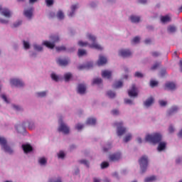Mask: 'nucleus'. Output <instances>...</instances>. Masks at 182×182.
<instances>
[{"label":"nucleus","instance_id":"obj_1","mask_svg":"<svg viewBox=\"0 0 182 182\" xmlns=\"http://www.w3.org/2000/svg\"><path fill=\"white\" fill-rule=\"evenodd\" d=\"M145 140L146 141H149L153 144H157V143H159L158 146L159 151H163V150L166 149V146H167L166 142H160L161 141V134L159 133H154L152 134L146 135Z\"/></svg>","mask_w":182,"mask_h":182},{"label":"nucleus","instance_id":"obj_2","mask_svg":"<svg viewBox=\"0 0 182 182\" xmlns=\"http://www.w3.org/2000/svg\"><path fill=\"white\" fill-rule=\"evenodd\" d=\"M87 38L89 41H91L92 42V44H89L86 42L83 41H79L78 45L79 46H81L83 48V46H89V48H91V49H97V50H103V47L99 45L97 43H96V37L92 34H87Z\"/></svg>","mask_w":182,"mask_h":182},{"label":"nucleus","instance_id":"obj_3","mask_svg":"<svg viewBox=\"0 0 182 182\" xmlns=\"http://www.w3.org/2000/svg\"><path fill=\"white\" fill-rule=\"evenodd\" d=\"M50 39L52 41V43L48 41H45L43 42V45L48 49H53L55 48V43L59 42L60 38L59 36L52 35L50 36Z\"/></svg>","mask_w":182,"mask_h":182},{"label":"nucleus","instance_id":"obj_4","mask_svg":"<svg viewBox=\"0 0 182 182\" xmlns=\"http://www.w3.org/2000/svg\"><path fill=\"white\" fill-rule=\"evenodd\" d=\"M139 163L141 173H146L147 166H149V158L146 156H143L139 159Z\"/></svg>","mask_w":182,"mask_h":182},{"label":"nucleus","instance_id":"obj_5","mask_svg":"<svg viewBox=\"0 0 182 182\" xmlns=\"http://www.w3.org/2000/svg\"><path fill=\"white\" fill-rule=\"evenodd\" d=\"M0 144L6 153H9V154H12V153H14V150L11 146H9V145H8L6 139L4 137L0 136Z\"/></svg>","mask_w":182,"mask_h":182},{"label":"nucleus","instance_id":"obj_6","mask_svg":"<svg viewBox=\"0 0 182 182\" xmlns=\"http://www.w3.org/2000/svg\"><path fill=\"white\" fill-rule=\"evenodd\" d=\"M58 123L60 124L58 127V132H61L64 134H69V132H70L69 127H68V125H66V124L63 122L62 119H59Z\"/></svg>","mask_w":182,"mask_h":182},{"label":"nucleus","instance_id":"obj_7","mask_svg":"<svg viewBox=\"0 0 182 182\" xmlns=\"http://www.w3.org/2000/svg\"><path fill=\"white\" fill-rule=\"evenodd\" d=\"M114 124L117 127V135L123 136L126 133V128L123 127V122H115Z\"/></svg>","mask_w":182,"mask_h":182},{"label":"nucleus","instance_id":"obj_8","mask_svg":"<svg viewBox=\"0 0 182 182\" xmlns=\"http://www.w3.org/2000/svg\"><path fill=\"white\" fill-rule=\"evenodd\" d=\"M120 159H122V154L120 152L112 154L109 156V161H119Z\"/></svg>","mask_w":182,"mask_h":182},{"label":"nucleus","instance_id":"obj_9","mask_svg":"<svg viewBox=\"0 0 182 182\" xmlns=\"http://www.w3.org/2000/svg\"><path fill=\"white\" fill-rule=\"evenodd\" d=\"M129 97H137V88L135 85H132L131 89L128 91Z\"/></svg>","mask_w":182,"mask_h":182},{"label":"nucleus","instance_id":"obj_10","mask_svg":"<svg viewBox=\"0 0 182 182\" xmlns=\"http://www.w3.org/2000/svg\"><path fill=\"white\" fill-rule=\"evenodd\" d=\"M119 55L122 58H129L132 56V51L129 49H122L119 51Z\"/></svg>","mask_w":182,"mask_h":182},{"label":"nucleus","instance_id":"obj_11","mask_svg":"<svg viewBox=\"0 0 182 182\" xmlns=\"http://www.w3.org/2000/svg\"><path fill=\"white\" fill-rule=\"evenodd\" d=\"M10 83L11 86H16V87H22V86H23V82L18 79H12Z\"/></svg>","mask_w":182,"mask_h":182},{"label":"nucleus","instance_id":"obj_12","mask_svg":"<svg viewBox=\"0 0 182 182\" xmlns=\"http://www.w3.org/2000/svg\"><path fill=\"white\" fill-rule=\"evenodd\" d=\"M0 12L3 16L6 18H11V11L8 9H2V6L0 5Z\"/></svg>","mask_w":182,"mask_h":182},{"label":"nucleus","instance_id":"obj_13","mask_svg":"<svg viewBox=\"0 0 182 182\" xmlns=\"http://www.w3.org/2000/svg\"><path fill=\"white\" fill-rule=\"evenodd\" d=\"M69 58H58L57 60V63H58L60 66H68V65H69Z\"/></svg>","mask_w":182,"mask_h":182},{"label":"nucleus","instance_id":"obj_14","mask_svg":"<svg viewBox=\"0 0 182 182\" xmlns=\"http://www.w3.org/2000/svg\"><path fill=\"white\" fill-rule=\"evenodd\" d=\"M23 15L26 18L31 19L32 18V15H33V9L30 8L29 9L24 10Z\"/></svg>","mask_w":182,"mask_h":182},{"label":"nucleus","instance_id":"obj_15","mask_svg":"<svg viewBox=\"0 0 182 182\" xmlns=\"http://www.w3.org/2000/svg\"><path fill=\"white\" fill-rule=\"evenodd\" d=\"M106 63H107V58L102 55H100L97 61L98 66H103V65H106Z\"/></svg>","mask_w":182,"mask_h":182},{"label":"nucleus","instance_id":"obj_16","mask_svg":"<svg viewBox=\"0 0 182 182\" xmlns=\"http://www.w3.org/2000/svg\"><path fill=\"white\" fill-rule=\"evenodd\" d=\"M77 92L80 95H85L86 92V85L85 84H79L77 87Z\"/></svg>","mask_w":182,"mask_h":182},{"label":"nucleus","instance_id":"obj_17","mask_svg":"<svg viewBox=\"0 0 182 182\" xmlns=\"http://www.w3.org/2000/svg\"><path fill=\"white\" fill-rule=\"evenodd\" d=\"M22 149L24 151V153H31L33 150V148H32V146L30 144H23Z\"/></svg>","mask_w":182,"mask_h":182},{"label":"nucleus","instance_id":"obj_18","mask_svg":"<svg viewBox=\"0 0 182 182\" xmlns=\"http://www.w3.org/2000/svg\"><path fill=\"white\" fill-rule=\"evenodd\" d=\"M102 77L110 79V77H112V71H109L107 70H102Z\"/></svg>","mask_w":182,"mask_h":182},{"label":"nucleus","instance_id":"obj_19","mask_svg":"<svg viewBox=\"0 0 182 182\" xmlns=\"http://www.w3.org/2000/svg\"><path fill=\"white\" fill-rule=\"evenodd\" d=\"M161 22L162 23H167V22H171V17L168 15L161 16Z\"/></svg>","mask_w":182,"mask_h":182},{"label":"nucleus","instance_id":"obj_20","mask_svg":"<svg viewBox=\"0 0 182 182\" xmlns=\"http://www.w3.org/2000/svg\"><path fill=\"white\" fill-rule=\"evenodd\" d=\"M154 103V98L153 97H151L148 98L144 102V105L146 106V107H150V106Z\"/></svg>","mask_w":182,"mask_h":182},{"label":"nucleus","instance_id":"obj_21","mask_svg":"<svg viewBox=\"0 0 182 182\" xmlns=\"http://www.w3.org/2000/svg\"><path fill=\"white\" fill-rule=\"evenodd\" d=\"M90 68H93V63H88L87 65L78 66L79 70H82L83 69H90Z\"/></svg>","mask_w":182,"mask_h":182},{"label":"nucleus","instance_id":"obj_22","mask_svg":"<svg viewBox=\"0 0 182 182\" xmlns=\"http://www.w3.org/2000/svg\"><path fill=\"white\" fill-rule=\"evenodd\" d=\"M165 86L169 90H176V84L174 82H167Z\"/></svg>","mask_w":182,"mask_h":182},{"label":"nucleus","instance_id":"obj_23","mask_svg":"<svg viewBox=\"0 0 182 182\" xmlns=\"http://www.w3.org/2000/svg\"><path fill=\"white\" fill-rule=\"evenodd\" d=\"M130 19L131 22H132L133 23H139L140 22V16H131Z\"/></svg>","mask_w":182,"mask_h":182},{"label":"nucleus","instance_id":"obj_24","mask_svg":"<svg viewBox=\"0 0 182 182\" xmlns=\"http://www.w3.org/2000/svg\"><path fill=\"white\" fill-rule=\"evenodd\" d=\"M177 31V28L175 26L171 25L167 28V31L168 33H175Z\"/></svg>","mask_w":182,"mask_h":182},{"label":"nucleus","instance_id":"obj_25","mask_svg":"<svg viewBox=\"0 0 182 182\" xmlns=\"http://www.w3.org/2000/svg\"><path fill=\"white\" fill-rule=\"evenodd\" d=\"M178 110V107L174 106L172 107L168 112V115L171 116V114H173V113H176V112Z\"/></svg>","mask_w":182,"mask_h":182},{"label":"nucleus","instance_id":"obj_26","mask_svg":"<svg viewBox=\"0 0 182 182\" xmlns=\"http://www.w3.org/2000/svg\"><path fill=\"white\" fill-rule=\"evenodd\" d=\"M77 9V6L76 4H74L71 6V12L68 14V16L72 18L75 15V11Z\"/></svg>","mask_w":182,"mask_h":182},{"label":"nucleus","instance_id":"obj_27","mask_svg":"<svg viewBox=\"0 0 182 182\" xmlns=\"http://www.w3.org/2000/svg\"><path fill=\"white\" fill-rule=\"evenodd\" d=\"M123 86V82L122 81H116L113 85L114 89H119V87H122Z\"/></svg>","mask_w":182,"mask_h":182},{"label":"nucleus","instance_id":"obj_28","mask_svg":"<svg viewBox=\"0 0 182 182\" xmlns=\"http://www.w3.org/2000/svg\"><path fill=\"white\" fill-rule=\"evenodd\" d=\"M38 163L41 164V166H46V163H48V160H46V158L42 157L38 159Z\"/></svg>","mask_w":182,"mask_h":182},{"label":"nucleus","instance_id":"obj_29","mask_svg":"<svg viewBox=\"0 0 182 182\" xmlns=\"http://www.w3.org/2000/svg\"><path fill=\"white\" fill-rule=\"evenodd\" d=\"M57 18L58 19H60V20L65 18V14H63V11H62V10H60L58 11Z\"/></svg>","mask_w":182,"mask_h":182},{"label":"nucleus","instance_id":"obj_30","mask_svg":"<svg viewBox=\"0 0 182 182\" xmlns=\"http://www.w3.org/2000/svg\"><path fill=\"white\" fill-rule=\"evenodd\" d=\"M87 124H96V119L95 118H88L87 120Z\"/></svg>","mask_w":182,"mask_h":182},{"label":"nucleus","instance_id":"obj_31","mask_svg":"<svg viewBox=\"0 0 182 182\" xmlns=\"http://www.w3.org/2000/svg\"><path fill=\"white\" fill-rule=\"evenodd\" d=\"M71 77H72V73H67L64 75V79L65 82H69Z\"/></svg>","mask_w":182,"mask_h":182},{"label":"nucleus","instance_id":"obj_32","mask_svg":"<svg viewBox=\"0 0 182 182\" xmlns=\"http://www.w3.org/2000/svg\"><path fill=\"white\" fill-rule=\"evenodd\" d=\"M156 178L154 176L147 177L145 178L144 182H151V181H156Z\"/></svg>","mask_w":182,"mask_h":182},{"label":"nucleus","instance_id":"obj_33","mask_svg":"<svg viewBox=\"0 0 182 182\" xmlns=\"http://www.w3.org/2000/svg\"><path fill=\"white\" fill-rule=\"evenodd\" d=\"M102 83V78H95L92 81V85H100Z\"/></svg>","mask_w":182,"mask_h":182},{"label":"nucleus","instance_id":"obj_34","mask_svg":"<svg viewBox=\"0 0 182 182\" xmlns=\"http://www.w3.org/2000/svg\"><path fill=\"white\" fill-rule=\"evenodd\" d=\"M51 79L53 80H55V82H58L59 81V76H58L55 73H52L51 74Z\"/></svg>","mask_w":182,"mask_h":182},{"label":"nucleus","instance_id":"obj_35","mask_svg":"<svg viewBox=\"0 0 182 182\" xmlns=\"http://www.w3.org/2000/svg\"><path fill=\"white\" fill-rule=\"evenodd\" d=\"M107 96H109V97L111 99H113V97H115L116 93L113 92L112 90H109L107 92Z\"/></svg>","mask_w":182,"mask_h":182},{"label":"nucleus","instance_id":"obj_36","mask_svg":"<svg viewBox=\"0 0 182 182\" xmlns=\"http://www.w3.org/2000/svg\"><path fill=\"white\" fill-rule=\"evenodd\" d=\"M132 139V134H128L124 138V141L125 143H127V141H130V139Z\"/></svg>","mask_w":182,"mask_h":182},{"label":"nucleus","instance_id":"obj_37","mask_svg":"<svg viewBox=\"0 0 182 182\" xmlns=\"http://www.w3.org/2000/svg\"><path fill=\"white\" fill-rule=\"evenodd\" d=\"M160 65H161V63H155L154 64V66H152L151 68V70H156V69H157V68H159V66H160Z\"/></svg>","mask_w":182,"mask_h":182},{"label":"nucleus","instance_id":"obj_38","mask_svg":"<svg viewBox=\"0 0 182 182\" xmlns=\"http://www.w3.org/2000/svg\"><path fill=\"white\" fill-rule=\"evenodd\" d=\"M55 49L57 52H62V50H66V47H65V46H62L60 47H56Z\"/></svg>","mask_w":182,"mask_h":182},{"label":"nucleus","instance_id":"obj_39","mask_svg":"<svg viewBox=\"0 0 182 182\" xmlns=\"http://www.w3.org/2000/svg\"><path fill=\"white\" fill-rule=\"evenodd\" d=\"M34 50H38V52H41V50H43V48H42V46H38L36 44H35L33 46Z\"/></svg>","mask_w":182,"mask_h":182},{"label":"nucleus","instance_id":"obj_40","mask_svg":"<svg viewBox=\"0 0 182 182\" xmlns=\"http://www.w3.org/2000/svg\"><path fill=\"white\" fill-rule=\"evenodd\" d=\"M157 85H159V82L156 80H151L150 82V86L151 87H156V86H157Z\"/></svg>","mask_w":182,"mask_h":182},{"label":"nucleus","instance_id":"obj_41","mask_svg":"<svg viewBox=\"0 0 182 182\" xmlns=\"http://www.w3.org/2000/svg\"><path fill=\"white\" fill-rule=\"evenodd\" d=\"M84 55H86V50L79 49L78 50V56H84Z\"/></svg>","mask_w":182,"mask_h":182},{"label":"nucleus","instance_id":"obj_42","mask_svg":"<svg viewBox=\"0 0 182 182\" xmlns=\"http://www.w3.org/2000/svg\"><path fill=\"white\" fill-rule=\"evenodd\" d=\"M109 167V162L104 161L101 164V168H107Z\"/></svg>","mask_w":182,"mask_h":182},{"label":"nucleus","instance_id":"obj_43","mask_svg":"<svg viewBox=\"0 0 182 182\" xmlns=\"http://www.w3.org/2000/svg\"><path fill=\"white\" fill-rule=\"evenodd\" d=\"M80 163L81 164H85V166H86V167H89V161H86V160L83 159V160H80Z\"/></svg>","mask_w":182,"mask_h":182},{"label":"nucleus","instance_id":"obj_44","mask_svg":"<svg viewBox=\"0 0 182 182\" xmlns=\"http://www.w3.org/2000/svg\"><path fill=\"white\" fill-rule=\"evenodd\" d=\"M140 42V37L136 36L132 39V43H139Z\"/></svg>","mask_w":182,"mask_h":182},{"label":"nucleus","instance_id":"obj_45","mask_svg":"<svg viewBox=\"0 0 182 182\" xmlns=\"http://www.w3.org/2000/svg\"><path fill=\"white\" fill-rule=\"evenodd\" d=\"M110 149H112V144H108L107 145V147H104L103 148V151H109V150H110Z\"/></svg>","mask_w":182,"mask_h":182},{"label":"nucleus","instance_id":"obj_46","mask_svg":"<svg viewBox=\"0 0 182 182\" xmlns=\"http://www.w3.org/2000/svg\"><path fill=\"white\" fill-rule=\"evenodd\" d=\"M24 49H29L31 48V45L25 41H23Z\"/></svg>","mask_w":182,"mask_h":182},{"label":"nucleus","instance_id":"obj_47","mask_svg":"<svg viewBox=\"0 0 182 182\" xmlns=\"http://www.w3.org/2000/svg\"><path fill=\"white\" fill-rule=\"evenodd\" d=\"M37 95L38 97H45V96H46V92L43 91L41 92H38Z\"/></svg>","mask_w":182,"mask_h":182},{"label":"nucleus","instance_id":"obj_48","mask_svg":"<svg viewBox=\"0 0 182 182\" xmlns=\"http://www.w3.org/2000/svg\"><path fill=\"white\" fill-rule=\"evenodd\" d=\"M47 6H52L53 5V0H46Z\"/></svg>","mask_w":182,"mask_h":182},{"label":"nucleus","instance_id":"obj_49","mask_svg":"<svg viewBox=\"0 0 182 182\" xmlns=\"http://www.w3.org/2000/svg\"><path fill=\"white\" fill-rule=\"evenodd\" d=\"M58 159H64L65 158V153L63 151H60V153L58 154Z\"/></svg>","mask_w":182,"mask_h":182},{"label":"nucleus","instance_id":"obj_50","mask_svg":"<svg viewBox=\"0 0 182 182\" xmlns=\"http://www.w3.org/2000/svg\"><path fill=\"white\" fill-rule=\"evenodd\" d=\"M134 76L135 77H143V73L140 72H136Z\"/></svg>","mask_w":182,"mask_h":182},{"label":"nucleus","instance_id":"obj_51","mask_svg":"<svg viewBox=\"0 0 182 182\" xmlns=\"http://www.w3.org/2000/svg\"><path fill=\"white\" fill-rule=\"evenodd\" d=\"M75 129H77V130H82V129H83V124H77L75 126Z\"/></svg>","mask_w":182,"mask_h":182},{"label":"nucleus","instance_id":"obj_52","mask_svg":"<svg viewBox=\"0 0 182 182\" xmlns=\"http://www.w3.org/2000/svg\"><path fill=\"white\" fill-rule=\"evenodd\" d=\"M124 102L126 105H133V101H132L130 99H125Z\"/></svg>","mask_w":182,"mask_h":182},{"label":"nucleus","instance_id":"obj_53","mask_svg":"<svg viewBox=\"0 0 182 182\" xmlns=\"http://www.w3.org/2000/svg\"><path fill=\"white\" fill-rule=\"evenodd\" d=\"M160 106L164 107L167 105V102L164 100H159Z\"/></svg>","mask_w":182,"mask_h":182},{"label":"nucleus","instance_id":"obj_54","mask_svg":"<svg viewBox=\"0 0 182 182\" xmlns=\"http://www.w3.org/2000/svg\"><path fill=\"white\" fill-rule=\"evenodd\" d=\"M1 99L6 102V103H9V101H8V98L6 97V95H1Z\"/></svg>","mask_w":182,"mask_h":182},{"label":"nucleus","instance_id":"obj_55","mask_svg":"<svg viewBox=\"0 0 182 182\" xmlns=\"http://www.w3.org/2000/svg\"><path fill=\"white\" fill-rule=\"evenodd\" d=\"M22 24V21H18L17 23H15L13 26L14 28H18V26H19L20 25Z\"/></svg>","mask_w":182,"mask_h":182},{"label":"nucleus","instance_id":"obj_56","mask_svg":"<svg viewBox=\"0 0 182 182\" xmlns=\"http://www.w3.org/2000/svg\"><path fill=\"white\" fill-rule=\"evenodd\" d=\"M9 21L4 18H0V23H8Z\"/></svg>","mask_w":182,"mask_h":182},{"label":"nucleus","instance_id":"obj_57","mask_svg":"<svg viewBox=\"0 0 182 182\" xmlns=\"http://www.w3.org/2000/svg\"><path fill=\"white\" fill-rule=\"evenodd\" d=\"M152 56H154V58H157V56H160V53L158 52H153Z\"/></svg>","mask_w":182,"mask_h":182},{"label":"nucleus","instance_id":"obj_58","mask_svg":"<svg viewBox=\"0 0 182 182\" xmlns=\"http://www.w3.org/2000/svg\"><path fill=\"white\" fill-rule=\"evenodd\" d=\"M168 132H169V133H173L174 132V128L173 127V126L169 127Z\"/></svg>","mask_w":182,"mask_h":182},{"label":"nucleus","instance_id":"obj_59","mask_svg":"<svg viewBox=\"0 0 182 182\" xmlns=\"http://www.w3.org/2000/svg\"><path fill=\"white\" fill-rule=\"evenodd\" d=\"M48 182H62V179L60 178H58L56 181H53V180L50 179Z\"/></svg>","mask_w":182,"mask_h":182},{"label":"nucleus","instance_id":"obj_60","mask_svg":"<svg viewBox=\"0 0 182 182\" xmlns=\"http://www.w3.org/2000/svg\"><path fill=\"white\" fill-rule=\"evenodd\" d=\"M112 114H119V110L117 109H113L112 111Z\"/></svg>","mask_w":182,"mask_h":182},{"label":"nucleus","instance_id":"obj_61","mask_svg":"<svg viewBox=\"0 0 182 182\" xmlns=\"http://www.w3.org/2000/svg\"><path fill=\"white\" fill-rule=\"evenodd\" d=\"M14 109H15L16 110H21V107L18 106V105H14L13 106Z\"/></svg>","mask_w":182,"mask_h":182},{"label":"nucleus","instance_id":"obj_62","mask_svg":"<svg viewBox=\"0 0 182 182\" xmlns=\"http://www.w3.org/2000/svg\"><path fill=\"white\" fill-rule=\"evenodd\" d=\"M144 42H145V43H146V45H149V43H150V42H151V40L150 38H148V39H146V40L144 41Z\"/></svg>","mask_w":182,"mask_h":182},{"label":"nucleus","instance_id":"obj_63","mask_svg":"<svg viewBox=\"0 0 182 182\" xmlns=\"http://www.w3.org/2000/svg\"><path fill=\"white\" fill-rule=\"evenodd\" d=\"M179 66H180V68H181V72H182V60H180Z\"/></svg>","mask_w":182,"mask_h":182},{"label":"nucleus","instance_id":"obj_64","mask_svg":"<svg viewBox=\"0 0 182 182\" xmlns=\"http://www.w3.org/2000/svg\"><path fill=\"white\" fill-rule=\"evenodd\" d=\"M178 136L182 137V129L178 132Z\"/></svg>","mask_w":182,"mask_h":182}]
</instances>
